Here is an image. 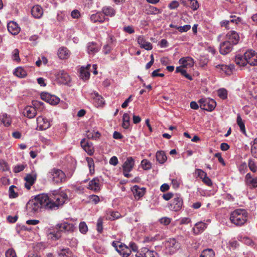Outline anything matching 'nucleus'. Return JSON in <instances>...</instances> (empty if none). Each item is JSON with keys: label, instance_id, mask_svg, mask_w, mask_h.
<instances>
[{"label": "nucleus", "instance_id": "nucleus-1", "mask_svg": "<svg viewBox=\"0 0 257 257\" xmlns=\"http://www.w3.org/2000/svg\"><path fill=\"white\" fill-rule=\"evenodd\" d=\"M68 199L67 194L64 191L52 194H40L30 200L26 205L27 212L34 214L42 210L53 211L58 209Z\"/></svg>", "mask_w": 257, "mask_h": 257}, {"label": "nucleus", "instance_id": "nucleus-2", "mask_svg": "<svg viewBox=\"0 0 257 257\" xmlns=\"http://www.w3.org/2000/svg\"><path fill=\"white\" fill-rule=\"evenodd\" d=\"M229 219L231 222L236 226H242L247 221V213L244 209H236L230 213Z\"/></svg>", "mask_w": 257, "mask_h": 257}, {"label": "nucleus", "instance_id": "nucleus-3", "mask_svg": "<svg viewBox=\"0 0 257 257\" xmlns=\"http://www.w3.org/2000/svg\"><path fill=\"white\" fill-rule=\"evenodd\" d=\"M52 181L56 184L62 183L67 181L65 173L60 169L53 168L50 172Z\"/></svg>", "mask_w": 257, "mask_h": 257}, {"label": "nucleus", "instance_id": "nucleus-4", "mask_svg": "<svg viewBox=\"0 0 257 257\" xmlns=\"http://www.w3.org/2000/svg\"><path fill=\"white\" fill-rule=\"evenodd\" d=\"M183 204V201L181 196L179 194H176L174 199L169 203L168 208L170 210L176 212L178 211L181 209Z\"/></svg>", "mask_w": 257, "mask_h": 257}, {"label": "nucleus", "instance_id": "nucleus-5", "mask_svg": "<svg viewBox=\"0 0 257 257\" xmlns=\"http://www.w3.org/2000/svg\"><path fill=\"white\" fill-rule=\"evenodd\" d=\"M198 102L201 109L210 111L213 110L216 105L214 100L210 98H201Z\"/></svg>", "mask_w": 257, "mask_h": 257}, {"label": "nucleus", "instance_id": "nucleus-6", "mask_svg": "<svg viewBox=\"0 0 257 257\" xmlns=\"http://www.w3.org/2000/svg\"><path fill=\"white\" fill-rule=\"evenodd\" d=\"M41 98L42 100L53 105H57L60 102L59 98L47 92H42L41 94Z\"/></svg>", "mask_w": 257, "mask_h": 257}, {"label": "nucleus", "instance_id": "nucleus-7", "mask_svg": "<svg viewBox=\"0 0 257 257\" xmlns=\"http://www.w3.org/2000/svg\"><path fill=\"white\" fill-rule=\"evenodd\" d=\"M59 83L63 84H68L70 82L71 79L70 76L64 71L59 72L56 75Z\"/></svg>", "mask_w": 257, "mask_h": 257}, {"label": "nucleus", "instance_id": "nucleus-8", "mask_svg": "<svg viewBox=\"0 0 257 257\" xmlns=\"http://www.w3.org/2000/svg\"><path fill=\"white\" fill-rule=\"evenodd\" d=\"M167 246L170 252L174 253L180 248V243L175 238H170L167 242Z\"/></svg>", "mask_w": 257, "mask_h": 257}, {"label": "nucleus", "instance_id": "nucleus-9", "mask_svg": "<svg viewBox=\"0 0 257 257\" xmlns=\"http://www.w3.org/2000/svg\"><path fill=\"white\" fill-rule=\"evenodd\" d=\"M117 252L122 257H128L131 253V250L124 243H120Z\"/></svg>", "mask_w": 257, "mask_h": 257}, {"label": "nucleus", "instance_id": "nucleus-10", "mask_svg": "<svg viewBox=\"0 0 257 257\" xmlns=\"http://www.w3.org/2000/svg\"><path fill=\"white\" fill-rule=\"evenodd\" d=\"M232 44L230 41H225L220 44V53L222 55H225L230 52L232 49Z\"/></svg>", "mask_w": 257, "mask_h": 257}, {"label": "nucleus", "instance_id": "nucleus-11", "mask_svg": "<svg viewBox=\"0 0 257 257\" xmlns=\"http://www.w3.org/2000/svg\"><path fill=\"white\" fill-rule=\"evenodd\" d=\"M80 144L82 148L89 155L91 156L93 154L94 149L92 144H90L85 139H83L80 142Z\"/></svg>", "mask_w": 257, "mask_h": 257}, {"label": "nucleus", "instance_id": "nucleus-12", "mask_svg": "<svg viewBox=\"0 0 257 257\" xmlns=\"http://www.w3.org/2000/svg\"><path fill=\"white\" fill-rule=\"evenodd\" d=\"M88 189L98 192L100 190V180L98 178H94L89 182Z\"/></svg>", "mask_w": 257, "mask_h": 257}, {"label": "nucleus", "instance_id": "nucleus-13", "mask_svg": "<svg viewBox=\"0 0 257 257\" xmlns=\"http://www.w3.org/2000/svg\"><path fill=\"white\" fill-rule=\"evenodd\" d=\"M135 198L139 199L145 194L146 189L144 187L140 188L138 185H135L132 188Z\"/></svg>", "mask_w": 257, "mask_h": 257}, {"label": "nucleus", "instance_id": "nucleus-14", "mask_svg": "<svg viewBox=\"0 0 257 257\" xmlns=\"http://www.w3.org/2000/svg\"><path fill=\"white\" fill-rule=\"evenodd\" d=\"M58 229L61 232H73L74 229V226L72 223L64 222L57 225Z\"/></svg>", "mask_w": 257, "mask_h": 257}, {"label": "nucleus", "instance_id": "nucleus-15", "mask_svg": "<svg viewBox=\"0 0 257 257\" xmlns=\"http://www.w3.org/2000/svg\"><path fill=\"white\" fill-rule=\"evenodd\" d=\"M138 43L142 48H144L147 50L152 49L153 47L152 44L149 42H147L144 37L142 36H140L138 38Z\"/></svg>", "mask_w": 257, "mask_h": 257}, {"label": "nucleus", "instance_id": "nucleus-16", "mask_svg": "<svg viewBox=\"0 0 257 257\" xmlns=\"http://www.w3.org/2000/svg\"><path fill=\"white\" fill-rule=\"evenodd\" d=\"M135 165V161L132 157H128L124 162L122 169L124 171H131Z\"/></svg>", "mask_w": 257, "mask_h": 257}, {"label": "nucleus", "instance_id": "nucleus-17", "mask_svg": "<svg viewBox=\"0 0 257 257\" xmlns=\"http://www.w3.org/2000/svg\"><path fill=\"white\" fill-rule=\"evenodd\" d=\"M8 30L13 35H17L19 33L20 28L18 24L14 22H10L7 25Z\"/></svg>", "mask_w": 257, "mask_h": 257}, {"label": "nucleus", "instance_id": "nucleus-18", "mask_svg": "<svg viewBox=\"0 0 257 257\" xmlns=\"http://www.w3.org/2000/svg\"><path fill=\"white\" fill-rule=\"evenodd\" d=\"M43 9L39 5L34 6L31 9V14L35 18H40L43 15Z\"/></svg>", "mask_w": 257, "mask_h": 257}, {"label": "nucleus", "instance_id": "nucleus-19", "mask_svg": "<svg viewBox=\"0 0 257 257\" xmlns=\"http://www.w3.org/2000/svg\"><path fill=\"white\" fill-rule=\"evenodd\" d=\"M206 224L204 222H198L195 224V227L193 228V232L195 234H199L206 228Z\"/></svg>", "mask_w": 257, "mask_h": 257}, {"label": "nucleus", "instance_id": "nucleus-20", "mask_svg": "<svg viewBox=\"0 0 257 257\" xmlns=\"http://www.w3.org/2000/svg\"><path fill=\"white\" fill-rule=\"evenodd\" d=\"M227 36L228 37L232 45H236L238 43L239 37L238 34L235 31H230L228 33Z\"/></svg>", "mask_w": 257, "mask_h": 257}, {"label": "nucleus", "instance_id": "nucleus-21", "mask_svg": "<svg viewBox=\"0 0 257 257\" xmlns=\"http://www.w3.org/2000/svg\"><path fill=\"white\" fill-rule=\"evenodd\" d=\"M0 122L5 127H9L12 123L11 118L6 113L3 114L0 116Z\"/></svg>", "mask_w": 257, "mask_h": 257}, {"label": "nucleus", "instance_id": "nucleus-22", "mask_svg": "<svg viewBox=\"0 0 257 257\" xmlns=\"http://www.w3.org/2000/svg\"><path fill=\"white\" fill-rule=\"evenodd\" d=\"M86 135L88 139L92 140H96L101 136L99 132L95 131V130H88L86 131Z\"/></svg>", "mask_w": 257, "mask_h": 257}, {"label": "nucleus", "instance_id": "nucleus-23", "mask_svg": "<svg viewBox=\"0 0 257 257\" xmlns=\"http://www.w3.org/2000/svg\"><path fill=\"white\" fill-rule=\"evenodd\" d=\"M90 19L93 23L99 22L102 23L105 20L104 16L102 13H97L95 14L92 15Z\"/></svg>", "mask_w": 257, "mask_h": 257}, {"label": "nucleus", "instance_id": "nucleus-24", "mask_svg": "<svg viewBox=\"0 0 257 257\" xmlns=\"http://www.w3.org/2000/svg\"><path fill=\"white\" fill-rule=\"evenodd\" d=\"M157 161L160 164H164L167 160V156L164 151H158L156 154Z\"/></svg>", "mask_w": 257, "mask_h": 257}, {"label": "nucleus", "instance_id": "nucleus-25", "mask_svg": "<svg viewBox=\"0 0 257 257\" xmlns=\"http://www.w3.org/2000/svg\"><path fill=\"white\" fill-rule=\"evenodd\" d=\"M58 55L61 59H67L69 56V51L66 48L63 47L59 49Z\"/></svg>", "mask_w": 257, "mask_h": 257}, {"label": "nucleus", "instance_id": "nucleus-26", "mask_svg": "<svg viewBox=\"0 0 257 257\" xmlns=\"http://www.w3.org/2000/svg\"><path fill=\"white\" fill-rule=\"evenodd\" d=\"M181 61H182V63L183 67H187V66L191 67L194 63L193 59L189 57H186L185 59H181L179 62H180Z\"/></svg>", "mask_w": 257, "mask_h": 257}, {"label": "nucleus", "instance_id": "nucleus-27", "mask_svg": "<svg viewBox=\"0 0 257 257\" xmlns=\"http://www.w3.org/2000/svg\"><path fill=\"white\" fill-rule=\"evenodd\" d=\"M25 115L30 118L34 117L36 115V110L34 107L28 106L25 108Z\"/></svg>", "mask_w": 257, "mask_h": 257}, {"label": "nucleus", "instance_id": "nucleus-28", "mask_svg": "<svg viewBox=\"0 0 257 257\" xmlns=\"http://www.w3.org/2000/svg\"><path fill=\"white\" fill-rule=\"evenodd\" d=\"M79 77L83 80H87L89 78L90 72L87 71L84 67H81L80 70Z\"/></svg>", "mask_w": 257, "mask_h": 257}, {"label": "nucleus", "instance_id": "nucleus-29", "mask_svg": "<svg viewBox=\"0 0 257 257\" xmlns=\"http://www.w3.org/2000/svg\"><path fill=\"white\" fill-rule=\"evenodd\" d=\"M250 152L251 155L257 159V138L254 139L253 142L251 143Z\"/></svg>", "mask_w": 257, "mask_h": 257}, {"label": "nucleus", "instance_id": "nucleus-30", "mask_svg": "<svg viewBox=\"0 0 257 257\" xmlns=\"http://www.w3.org/2000/svg\"><path fill=\"white\" fill-rule=\"evenodd\" d=\"M184 68V67H183V65L181 66L177 67L176 69V72L180 73L182 75L184 76L188 79L191 80L192 79V77L187 73L186 70L183 69Z\"/></svg>", "mask_w": 257, "mask_h": 257}, {"label": "nucleus", "instance_id": "nucleus-31", "mask_svg": "<svg viewBox=\"0 0 257 257\" xmlns=\"http://www.w3.org/2000/svg\"><path fill=\"white\" fill-rule=\"evenodd\" d=\"M95 97L94 100L96 103V105L98 106H101L104 104V101L102 97L98 94V93H95Z\"/></svg>", "mask_w": 257, "mask_h": 257}, {"label": "nucleus", "instance_id": "nucleus-32", "mask_svg": "<svg viewBox=\"0 0 257 257\" xmlns=\"http://www.w3.org/2000/svg\"><path fill=\"white\" fill-rule=\"evenodd\" d=\"M14 74L19 77L23 78L27 76V72L22 67H18L16 69Z\"/></svg>", "mask_w": 257, "mask_h": 257}, {"label": "nucleus", "instance_id": "nucleus-33", "mask_svg": "<svg viewBox=\"0 0 257 257\" xmlns=\"http://www.w3.org/2000/svg\"><path fill=\"white\" fill-rule=\"evenodd\" d=\"M235 61L236 64L240 66H244L246 64L244 56L239 55L235 57Z\"/></svg>", "mask_w": 257, "mask_h": 257}, {"label": "nucleus", "instance_id": "nucleus-34", "mask_svg": "<svg viewBox=\"0 0 257 257\" xmlns=\"http://www.w3.org/2000/svg\"><path fill=\"white\" fill-rule=\"evenodd\" d=\"M130 124V116L128 113H124L123 115V122L122 126L123 128H128Z\"/></svg>", "mask_w": 257, "mask_h": 257}, {"label": "nucleus", "instance_id": "nucleus-35", "mask_svg": "<svg viewBox=\"0 0 257 257\" xmlns=\"http://www.w3.org/2000/svg\"><path fill=\"white\" fill-rule=\"evenodd\" d=\"M104 16H113L115 14V11L113 9L110 7L104 8L102 10Z\"/></svg>", "mask_w": 257, "mask_h": 257}, {"label": "nucleus", "instance_id": "nucleus-36", "mask_svg": "<svg viewBox=\"0 0 257 257\" xmlns=\"http://www.w3.org/2000/svg\"><path fill=\"white\" fill-rule=\"evenodd\" d=\"M248 166L249 170L253 173H255L257 171V165L253 159H249L248 160Z\"/></svg>", "mask_w": 257, "mask_h": 257}, {"label": "nucleus", "instance_id": "nucleus-37", "mask_svg": "<svg viewBox=\"0 0 257 257\" xmlns=\"http://www.w3.org/2000/svg\"><path fill=\"white\" fill-rule=\"evenodd\" d=\"M214 252L212 249L204 250L201 253L200 257H214Z\"/></svg>", "mask_w": 257, "mask_h": 257}, {"label": "nucleus", "instance_id": "nucleus-38", "mask_svg": "<svg viewBox=\"0 0 257 257\" xmlns=\"http://www.w3.org/2000/svg\"><path fill=\"white\" fill-rule=\"evenodd\" d=\"M103 218L102 217H99L97 219L96 224V230L99 233H101L103 231Z\"/></svg>", "mask_w": 257, "mask_h": 257}, {"label": "nucleus", "instance_id": "nucleus-39", "mask_svg": "<svg viewBox=\"0 0 257 257\" xmlns=\"http://www.w3.org/2000/svg\"><path fill=\"white\" fill-rule=\"evenodd\" d=\"M36 175L28 174L25 178V180L27 182L34 184L36 180Z\"/></svg>", "mask_w": 257, "mask_h": 257}, {"label": "nucleus", "instance_id": "nucleus-40", "mask_svg": "<svg viewBox=\"0 0 257 257\" xmlns=\"http://www.w3.org/2000/svg\"><path fill=\"white\" fill-rule=\"evenodd\" d=\"M79 231L81 233L86 234L88 231V227L84 221L81 222L79 225Z\"/></svg>", "mask_w": 257, "mask_h": 257}, {"label": "nucleus", "instance_id": "nucleus-41", "mask_svg": "<svg viewBox=\"0 0 257 257\" xmlns=\"http://www.w3.org/2000/svg\"><path fill=\"white\" fill-rule=\"evenodd\" d=\"M143 168L145 170H150L152 167L151 163L146 159H144L141 162Z\"/></svg>", "mask_w": 257, "mask_h": 257}, {"label": "nucleus", "instance_id": "nucleus-42", "mask_svg": "<svg viewBox=\"0 0 257 257\" xmlns=\"http://www.w3.org/2000/svg\"><path fill=\"white\" fill-rule=\"evenodd\" d=\"M86 161L88 163V166L89 167L90 172L91 173H92V171H93V172H94V161H93V159L91 158L87 157L86 158Z\"/></svg>", "mask_w": 257, "mask_h": 257}, {"label": "nucleus", "instance_id": "nucleus-43", "mask_svg": "<svg viewBox=\"0 0 257 257\" xmlns=\"http://www.w3.org/2000/svg\"><path fill=\"white\" fill-rule=\"evenodd\" d=\"M15 187V186L12 185L9 188V197L10 198H15L18 196V193L15 192L14 190Z\"/></svg>", "mask_w": 257, "mask_h": 257}, {"label": "nucleus", "instance_id": "nucleus-44", "mask_svg": "<svg viewBox=\"0 0 257 257\" xmlns=\"http://www.w3.org/2000/svg\"><path fill=\"white\" fill-rule=\"evenodd\" d=\"M227 91L225 89L221 88L218 90V95L220 98L223 99H226L227 98Z\"/></svg>", "mask_w": 257, "mask_h": 257}, {"label": "nucleus", "instance_id": "nucleus-45", "mask_svg": "<svg viewBox=\"0 0 257 257\" xmlns=\"http://www.w3.org/2000/svg\"><path fill=\"white\" fill-rule=\"evenodd\" d=\"M94 44H95L94 43L89 44V45L87 47L88 52L89 54H90L91 53L92 54H94L98 51V49L94 46Z\"/></svg>", "mask_w": 257, "mask_h": 257}, {"label": "nucleus", "instance_id": "nucleus-46", "mask_svg": "<svg viewBox=\"0 0 257 257\" xmlns=\"http://www.w3.org/2000/svg\"><path fill=\"white\" fill-rule=\"evenodd\" d=\"M253 54H255L254 51L251 50L246 52L244 54V56L246 63H248L249 60L251 59V57L253 56Z\"/></svg>", "mask_w": 257, "mask_h": 257}, {"label": "nucleus", "instance_id": "nucleus-47", "mask_svg": "<svg viewBox=\"0 0 257 257\" xmlns=\"http://www.w3.org/2000/svg\"><path fill=\"white\" fill-rule=\"evenodd\" d=\"M217 67L220 68L221 70L224 72V73L228 75H231V71L228 69L227 65H218L216 66Z\"/></svg>", "mask_w": 257, "mask_h": 257}, {"label": "nucleus", "instance_id": "nucleus-48", "mask_svg": "<svg viewBox=\"0 0 257 257\" xmlns=\"http://www.w3.org/2000/svg\"><path fill=\"white\" fill-rule=\"evenodd\" d=\"M90 202L94 203L96 204L100 201V198L99 196L96 195H91L88 197Z\"/></svg>", "mask_w": 257, "mask_h": 257}, {"label": "nucleus", "instance_id": "nucleus-49", "mask_svg": "<svg viewBox=\"0 0 257 257\" xmlns=\"http://www.w3.org/2000/svg\"><path fill=\"white\" fill-rule=\"evenodd\" d=\"M0 166L3 171H8L10 169L8 163L4 160H2L0 161Z\"/></svg>", "mask_w": 257, "mask_h": 257}, {"label": "nucleus", "instance_id": "nucleus-50", "mask_svg": "<svg viewBox=\"0 0 257 257\" xmlns=\"http://www.w3.org/2000/svg\"><path fill=\"white\" fill-rule=\"evenodd\" d=\"M71 251L69 248H63L61 249V252L59 253L60 257H68L67 254H71Z\"/></svg>", "mask_w": 257, "mask_h": 257}, {"label": "nucleus", "instance_id": "nucleus-51", "mask_svg": "<svg viewBox=\"0 0 257 257\" xmlns=\"http://www.w3.org/2000/svg\"><path fill=\"white\" fill-rule=\"evenodd\" d=\"M13 59L14 61L20 62L21 59L19 57V51L18 49H15L13 52Z\"/></svg>", "mask_w": 257, "mask_h": 257}, {"label": "nucleus", "instance_id": "nucleus-52", "mask_svg": "<svg viewBox=\"0 0 257 257\" xmlns=\"http://www.w3.org/2000/svg\"><path fill=\"white\" fill-rule=\"evenodd\" d=\"M175 28L180 32H187L190 29L191 26L189 25H186L184 26L177 27L176 26Z\"/></svg>", "mask_w": 257, "mask_h": 257}, {"label": "nucleus", "instance_id": "nucleus-53", "mask_svg": "<svg viewBox=\"0 0 257 257\" xmlns=\"http://www.w3.org/2000/svg\"><path fill=\"white\" fill-rule=\"evenodd\" d=\"M248 64L251 66H256L257 65V54H253V56L249 60Z\"/></svg>", "mask_w": 257, "mask_h": 257}, {"label": "nucleus", "instance_id": "nucleus-54", "mask_svg": "<svg viewBox=\"0 0 257 257\" xmlns=\"http://www.w3.org/2000/svg\"><path fill=\"white\" fill-rule=\"evenodd\" d=\"M6 257H17L16 253L13 249H9L6 252Z\"/></svg>", "mask_w": 257, "mask_h": 257}, {"label": "nucleus", "instance_id": "nucleus-55", "mask_svg": "<svg viewBox=\"0 0 257 257\" xmlns=\"http://www.w3.org/2000/svg\"><path fill=\"white\" fill-rule=\"evenodd\" d=\"M190 8L193 10H196L199 8V4L196 0H190Z\"/></svg>", "mask_w": 257, "mask_h": 257}, {"label": "nucleus", "instance_id": "nucleus-56", "mask_svg": "<svg viewBox=\"0 0 257 257\" xmlns=\"http://www.w3.org/2000/svg\"><path fill=\"white\" fill-rule=\"evenodd\" d=\"M208 62V60L207 58H206L204 57L201 56L199 59V65L200 67H203L207 65Z\"/></svg>", "mask_w": 257, "mask_h": 257}, {"label": "nucleus", "instance_id": "nucleus-57", "mask_svg": "<svg viewBox=\"0 0 257 257\" xmlns=\"http://www.w3.org/2000/svg\"><path fill=\"white\" fill-rule=\"evenodd\" d=\"M25 166L23 164L17 165L15 166L14 168V171L15 173H19L24 170Z\"/></svg>", "mask_w": 257, "mask_h": 257}, {"label": "nucleus", "instance_id": "nucleus-58", "mask_svg": "<svg viewBox=\"0 0 257 257\" xmlns=\"http://www.w3.org/2000/svg\"><path fill=\"white\" fill-rule=\"evenodd\" d=\"M110 213L111 216V217H109L110 219L115 220L120 216V213L117 211H111Z\"/></svg>", "mask_w": 257, "mask_h": 257}, {"label": "nucleus", "instance_id": "nucleus-59", "mask_svg": "<svg viewBox=\"0 0 257 257\" xmlns=\"http://www.w3.org/2000/svg\"><path fill=\"white\" fill-rule=\"evenodd\" d=\"M160 222L161 224L167 225L171 222V219L169 217H162L160 219Z\"/></svg>", "mask_w": 257, "mask_h": 257}, {"label": "nucleus", "instance_id": "nucleus-60", "mask_svg": "<svg viewBox=\"0 0 257 257\" xmlns=\"http://www.w3.org/2000/svg\"><path fill=\"white\" fill-rule=\"evenodd\" d=\"M246 183L253 188H255L257 187V178H252L251 180H249Z\"/></svg>", "mask_w": 257, "mask_h": 257}, {"label": "nucleus", "instance_id": "nucleus-61", "mask_svg": "<svg viewBox=\"0 0 257 257\" xmlns=\"http://www.w3.org/2000/svg\"><path fill=\"white\" fill-rule=\"evenodd\" d=\"M202 180L204 184L208 186H211L212 185V183L211 179L208 177L207 175L203 177V178L202 179Z\"/></svg>", "mask_w": 257, "mask_h": 257}, {"label": "nucleus", "instance_id": "nucleus-62", "mask_svg": "<svg viewBox=\"0 0 257 257\" xmlns=\"http://www.w3.org/2000/svg\"><path fill=\"white\" fill-rule=\"evenodd\" d=\"M61 231H60L59 229H58V230L56 232L51 233V234L52 235L51 237L52 238L55 239V240H57V239H59L61 236Z\"/></svg>", "mask_w": 257, "mask_h": 257}, {"label": "nucleus", "instance_id": "nucleus-63", "mask_svg": "<svg viewBox=\"0 0 257 257\" xmlns=\"http://www.w3.org/2000/svg\"><path fill=\"white\" fill-rule=\"evenodd\" d=\"M196 172L198 174V176L201 179L207 175L206 173L201 169H197L196 170Z\"/></svg>", "mask_w": 257, "mask_h": 257}, {"label": "nucleus", "instance_id": "nucleus-64", "mask_svg": "<svg viewBox=\"0 0 257 257\" xmlns=\"http://www.w3.org/2000/svg\"><path fill=\"white\" fill-rule=\"evenodd\" d=\"M237 123L240 128H245L244 123L240 115H238L237 117Z\"/></svg>", "mask_w": 257, "mask_h": 257}]
</instances>
